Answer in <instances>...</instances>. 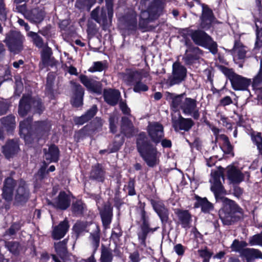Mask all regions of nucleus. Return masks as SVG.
I'll list each match as a JSON object with an SVG mask.
<instances>
[{
  "mask_svg": "<svg viewBox=\"0 0 262 262\" xmlns=\"http://www.w3.org/2000/svg\"><path fill=\"white\" fill-rule=\"evenodd\" d=\"M174 213L178 217V223L182 228L186 230L190 228L192 216L188 210L176 209Z\"/></svg>",
  "mask_w": 262,
  "mask_h": 262,
  "instance_id": "20",
  "label": "nucleus"
},
{
  "mask_svg": "<svg viewBox=\"0 0 262 262\" xmlns=\"http://www.w3.org/2000/svg\"><path fill=\"white\" fill-rule=\"evenodd\" d=\"M105 101L108 104L114 106L116 105L121 97L120 93L116 90H105L103 92Z\"/></svg>",
  "mask_w": 262,
  "mask_h": 262,
  "instance_id": "29",
  "label": "nucleus"
},
{
  "mask_svg": "<svg viewBox=\"0 0 262 262\" xmlns=\"http://www.w3.org/2000/svg\"><path fill=\"white\" fill-rule=\"evenodd\" d=\"M190 36L196 45L209 50L213 54H216L218 51L217 45L212 38L206 32L200 30H192Z\"/></svg>",
  "mask_w": 262,
  "mask_h": 262,
  "instance_id": "6",
  "label": "nucleus"
},
{
  "mask_svg": "<svg viewBox=\"0 0 262 262\" xmlns=\"http://www.w3.org/2000/svg\"><path fill=\"white\" fill-rule=\"evenodd\" d=\"M196 202L194 203L195 208L201 207L202 211L205 213H207L212 210L213 206L212 204L210 203L206 198H202L198 195L195 196Z\"/></svg>",
  "mask_w": 262,
  "mask_h": 262,
  "instance_id": "35",
  "label": "nucleus"
},
{
  "mask_svg": "<svg viewBox=\"0 0 262 262\" xmlns=\"http://www.w3.org/2000/svg\"><path fill=\"white\" fill-rule=\"evenodd\" d=\"M102 225L105 229L110 228L113 217V207L110 202L106 203L100 211Z\"/></svg>",
  "mask_w": 262,
  "mask_h": 262,
  "instance_id": "23",
  "label": "nucleus"
},
{
  "mask_svg": "<svg viewBox=\"0 0 262 262\" xmlns=\"http://www.w3.org/2000/svg\"><path fill=\"white\" fill-rule=\"evenodd\" d=\"M151 204L161 219L162 223L165 225L169 220V211L165 206L164 203L161 201L150 200Z\"/></svg>",
  "mask_w": 262,
  "mask_h": 262,
  "instance_id": "17",
  "label": "nucleus"
},
{
  "mask_svg": "<svg viewBox=\"0 0 262 262\" xmlns=\"http://www.w3.org/2000/svg\"><path fill=\"white\" fill-rule=\"evenodd\" d=\"M211 179L210 182L212 184L211 190L213 192L214 195L217 198L219 195L224 192V189L222 184L221 179L224 181V168L219 167L216 170H212L211 173Z\"/></svg>",
  "mask_w": 262,
  "mask_h": 262,
  "instance_id": "10",
  "label": "nucleus"
},
{
  "mask_svg": "<svg viewBox=\"0 0 262 262\" xmlns=\"http://www.w3.org/2000/svg\"><path fill=\"white\" fill-rule=\"evenodd\" d=\"M95 3L96 0H76L75 6L81 11H89Z\"/></svg>",
  "mask_w": 262,
  "mask_h": 262,
  "instance_id": "39",
  "label": "nucleus"
},
{
  "mask_svg": "<svg viewBox=\"0 0 262 262\" xmlns=\"http://www.w3.org/2000/svg\"><path fill=\"white\" fill-rule=\"evenodd\" d=\"M98 111L97 107L96 105H94L88 110L84 114L80 117H76L74 118V122L75 124L78 125H82L84 123L88 122L96 114Z\"/></svg>",
  "mask_w": 262,
  "mask_h": 262,
  "instance_id": "31",
  "label": "nucleus"
},
{
  "mask_svg": "<svg viewBox=\"0 0 262 262\" xmlns=\"http://www.w3.org/2000/svg\"><path fill=\"white\" fill-rule=\"evenodd\" d=\"M120 108L123 114L126 115H129L130 114V108L127 106L126 104L123 102L121 101L120 102Z\"/></svg>",
  "mask_w": 262,
  "mask_h": 262,
  "instance_id": "61",
  "label": "nucleus"
},
{
  "mask_svg": "<svg viewBox=\"0 0 262 262\" xmlns=\"http://www.w3.org/2000/svg\"><path fill=\"white\" fill-rule=\"evenodd\" d=\"M27 35L32 38L33 43L37 47L39 48H41L43 47V39L40 36L38 35L37 33L32 31H30L28 33Z\"/></svg>",
  "mask_w": 262,
  "mask_h": 262,
  "instance_id": "45",
  "label": "nucleus"
},
{
  "mask_svg": "<svg viewBox=\"0 0 262 262\" xmlns=\"http://www.w3.org/2000/svg\"><path fill=\"white\" fill-rule=\"evenodd\" d=\"M5 247L14 254H17L20 250L19 245L16 242H7L5 243Z\"/></svg>",
  "mask_w": 262,
  "mask_h": 262,
  "instance_id": "47",
  "label": "nucleus"
},
{
  "mask_svg": "<svg viewBox=\"0 0 262 262\" xmlns=\"http://www.w3.org/2000/svg\"><path fill=\"white\" fill-rule=\"evenodd\" d=\"M1 122L7 131L12 130L15 126V117L9 115L1 119Z\"/></svg>",
  "mask_w": 262,
  "mask_h": 262,
  "instance_id": "41",
  "label": "nucleus"
},
{
  "mask_svg": "<svg viewBox=\"0 0 262 262\" xmlns=\"http://www.w3.org/2000/svg\"><path fill=\"white\" fill-rule=\"evenodd\" d=\"M137 149L141 157L149 167H154L158 161V152L144 132L140 133L136 141Z\"/></svg>",
  "mask_w": 262,
  "mask_h": 262,
  "instance_id": "4",
  "label": "nucleus"
},
{
  "mask_svg": "<svg viewBox=\"0 0 262 262\" xmlns=\"http://www.w3.org/2000/svg\"><path fill=\"white\" fill-rule=\"evenodd\" d=\"M31 104L36 108V112L41 114L44 107L42 105L40 100H33L29 96H23L20 99L19 104L18 114L20 116L24 117L27 115L30 110Z\"/></svg>",
  "mask_w": 262,
  "mask_h": 262,
  "instance_id": "9",
  "label": "nucleus"
},
{
  "mask_svg": "<svg viewBox=\"0 0 262 262\" xmlns=\"http://www.w3.org/2000/svg\"><path fill=\"white\" fill-rule=\"evenodd\" d=\"M187 69L179 62L172 64V75L167 79L170 86L178 84L184 81L186 77Z\"/></svg>",
  "mask_w": 262,
  "mask_h": 262,
  "instance_id": "11",
  "label": "nucleus"
},
{
  "mask_svg": "<svg viewBox=\"0 0 262 262\" xmlns=\"http://www.w3.org/2000/svg\"><path fill=\"white\" fill-rule=\"evenodd\" d=\"M174 251L179 256L184 255L186 248L181 244H176L173 247Z\"/></svg>",
  "mask_w": 262,
  "mask_h": 262,
  "instance_id": "56",
  "label": "nucleus"
},
{
  "mask_svg": "<svg viewBox=\"0 0 262 262\" xmlns=\"http://www.w3.org/2000/svg\"><path fill=\"white\" fill-rule=\"evenodd\" d=\"M85 205L80 200L76 201L72 206V212L76 215L82 214Z\"/></svg>",
  "mask_w": 262,
  "mask_h": 262,
  "instance_id": "44",
  "label": "nucleus"
},
{
  "mask_svg": "<svg viewBox=\"0 0 262 262\" xmlns=\"http://www.w3.org/2000/svg\"><path fill=\"white\" fill-rule=\"evenodd\" d=\"M250 243L251 245H260L262 246V231L253 235L250 239Z\"/></svg>",
  "mask_w": 262,
  "mask_h": 262,
  "instance_id": "51",
  "label": "nucleus"
},
{
  "mask_svg": "<svg viewBox=\"0 0 262 262\" xmlns=\"http://www.w3.org/2000/svg\"><path fill=\"white\" fill-rule=\"evenodd\" d=\"M113 254L111 249L103 247L101 249L100 262H112Z\"/></svg>",
  "mask_w": 262,
  "mask_h": 262,
  "instance_id": "43",
  "label": "nucleus"
},
{
  "mask_svg": "<svg viewBox=\"0 0 262 262\" xmlns=\"http://www.w3.org/2000/svg\"><path fill=\"white\" fill-rule=\"evenodd\" d=\"M45 14V12L42 9L37 8L27 11L25 14V16L31 21L38 23L43 19Z\"/></svg>",
  "mask_w": 262,
  "mask_h": 262,
  "instance_id": "30",
  "label": "nucleus"
},
{
  "mask_svg": "<svg viewBox=\"0 0 262 262\" xmlns=\"http://www.w3.org/2000/svg\"><path fill=\"white\" fill-rule=\"evenodd\" d=\"M103 124L102 120L99 117H96L92 122L93 129H96L102 126Z\"/></svg>",
  "mask_w": 262,
  "mask_h": 262,
  "instance_id": "58",
  "label": "nucleus"
},
{
  "mask_svg": "<svg viewBox=\"0 0 262 262\" xmlns=\"http://www.w3.org/2000/svg\"><path fill=\"white\" fill-rule=\"evenodd\" d=\"M133 91L136 93H141L148 91V86L142 82L141 80L136 82L134 85Z\"/></svg>",
  "mask_w": 262,
  "mask_h": 262,
  "instance_id": "49",
  "label": "nucleus"
},
{
  "mask_svg": "<svg viewBox=\"0 0 262 262\" xmlns=\"http://www.w3.org/2000/svg\"><path fill=\"white\" fill-rule=\"evenodd\" d=\"M223 207L219 211L220 218L225 225L237 222L243 214V210L235 202L227 198H221Z\"/></svg>",
  "mask_w": 262,
  "mask_h": 262,
  "instance_id": "5",
  "label": "nucleus"
},
{
  "mask_svg": "<svg viewBox=\"0 0 262 262\" xmlns=\"http://www.w3.org/2000/svg\"><path fill=\"white\" fill-rule=\"evenodd\" d=\"M147 132L151 140L156 144L160 143L164 137L163 126L158 122H149Z\"/></svg>",
  "mask_w": 262,
  "mask_h": 262,
  "instance_id": "14",
  "label": "nucleus"
},
{
  "mask_svg": "<svg viewBox=\"0 0 262 262\" xmlns=\"http://www.w3.org/2000/svg\"><path fill=\"white\" fill-rule=\"evenodd\" d=\"M95 230L93 233H90L89 239L91 241V245L93 247V252L94 253L97 250L100 244V229L97 225H95Z\"/></svg>",
  "mask_w": 262,
  "mask_h": 262,
  "instance_id": "38",
  "label": "nucleus"
},
{
  "mask_svg": "<svg viewBox=\"0 0 262 262\" xmlns=\"http://www.w3.org/2000/svg\"><path fill=\"white\" fill-rule=\"evenodd\" d=\"M35 126V133L37 134L43 135L50 130L51 124L47 121H40L36 122Z\"/></svg>",
  "mask_w": 262,
  "mask_h": 262,
  "instance_id": "40",
  "label": "nucleus"
},
{
  "mask_svg": "<svg viewBox=\"0 0 262 262\" xmlns=\"http://www.w3.org/2000/svg\"><path fill=\"white\" fill-rule=\"evenodd\" d=\"M14 195V203L17 205L25 204L30 199L31 193L27 183L20 179L16 181L11 178H7L4 181L3 189V198L8 202L12 200Z\"/></svg>",
  "mask_w": 262,
  "mask_h": 262,
  "instance_id": "1",
  "label": "nucleus"
},
{
  "mask_svg": "<svg viewBox=\"0 0 262 262\" xmlns=\"http://www.w3.org/2000/svg\"><path fill=\"white\" fill-rule=\"evenodd\" d=\"M195 4L202 6V14L200 24L201 28L205 30L209 29L214 18L212 10L204 4H201L200 0H193L192 2L188 3L190 7L194 6Z\"/></svg>",
  "mask_w": 262,
  "mask_h": 262,
  "instance_id": "12",
  "label": "nucleus"
},
{
  "mask_svg": "<svg viewBox=\"0 0 262 262\" xmlns=\"http://www.w3.org/2000/svg\"><path fill=\"white\" fill-rule=\"evenodd\" d=\"M52 55L51 48L46 47L43 49L41 53V61L39 63V67L41 69L49 66L52 67L56 65L57 62Z\"/></svg>",
  "mask_w": 262,
  "mask_h": 262,
  "instance_id": "21",
  "label": "nucleus"
},
{
  "mask_svg": "<svg viewBox=\"0 0 262 262\" xmlns=\"http://www.w3.org/2000/svg\"><path fill=\"white\" fill-rule=\"evenodd\" d=\"M122 235V232L120 228H114L112 231L111 238L115 243L117 244L119 241V238Z\"/></svg>",
  "mask_w": 262,
  "mask_h": 262,
  "instance_id": "50",
  "label": "nucleus"
},
{
  "mask_svg": "<svg viewBox=\"0 0 262 262\" xmlns=\"http://www.w3.org/2000/svg\"><path fill=\"white\" fill-rule=\"evenodd\" d=\"M21 226L19 223H13L8 230L6 231V233L9 235H14L20 229Z\"/></svg>",
  "mask_w": 262,
  "mask_h": 262,
  "instance_id": "53",
  "label": "nucleus"
},
{
  "mask_svg": "<svg viewBox=\"0 0 262 262\" xmlns=\"http://www.w3.org/2000/svg\"><path fill=\"white\" fill-rule=\"evenodd\" d=\"M172 123L176 131L182 130L185 132L189 130L194 124L191 118H185L181 115H179L178 118H172Z\"/></svg>",
  "mask_w": 262,
  "mask_h": 262,
  "instance_id": "18",
  "label": "nucleus"
},
{
  "mask_svg": "<svg viewBox=\"0 0 262 262\" xmlns=\"http://www.w3.org/2000/svg\"><path fill=\"white\" fill-rule=\"evenodd\" d=\"M69 228L68 222L67 220L61 222L54 228L52 232L53 238L57 240L62 238L66 234Z\"/></svg>",
  "mask_w": 262,
  "mask_h": 262,
  "instance_id": "33",
  "label": "nucleus"
},
{
  "mask_svg": "<svg viewBox=\"0 0 262 262\" xmlns=\"http://www.w3.org/2000/svg\"><path fill=\"white\" fill-rule=\"evenodd\" d=\"M184 94L175 95L169 94V98L171 100V106L175 111L179 109L185 115L190 116L194 119L198 120L200 117L199 107L197 106V101L195 99L184 97Z\"/></svg>",
  "mask_w": 262,
  "mask_h": 262,
  "instance_id": "3",
  "label": "nucleus"
},
{
  "mask_svg": "<svg viewBox=\"0 0 262 262\" xmlns=\"http://www.w3.org/2000/svg\"><path fill=\"white\" fill-rule=\"evenodd\" d=\"M129 258L132 262H139L140 260V255L138 252L135 251L130 254Z\"/></svg>",
  "mask_w": 262,
  "mask_h": 262,
  "instance_id": "63",
  "label": "nucleus"
},
{
  "mask_svg": "<svg viewBox=\"0 0 262 262\" xmlns=\"http://www.w3.org/2000/svg\"><path fill=\"white\" fill-rule=\"evenodd\" d=\"M114 0H105L106 7L107 9V14H108V17L110 20L112 19L114 14Z\"/></svg>",
  "mask_w": 262,
  "mask_h": 262,
  "instance_id": "52",
  "label": "nucleus"
},
{
  "mask_svg": "<svg viewBox=\"0 0 262 262\" xmlns=\"http://www.w3.org/2000/svg\"><path fill=\"white\" fill-rule=\"evenodd\" d=\"M141 219L142 224L141 225V231L138 233V239L140 241L141 245L145 247L146 246V239L147 234L150 232H155L157 228H150L148 223V217L146 214V212L144 209H142Z\"/></svg>",
  "mask_w": 262,
  "mask_h": 262,
  "instance_id": "15",
  "label": "nucleus"
},
{
  "mask_svg": "<svg viewBox=\"0 0 262 262\" xmlns=\"http://www.w3.org/2000/svg\"><path fill=\"white\" fill-rule=\"evenodd\" d=\"M149 0H140L139 8L141 9L139 27L142 29H146L148 24L157 19L162 13L166 3L165 0H154L147 10H143Z\"/></svg>",
  "mask_w": 262,
  "mask_h": 262,
  "instance_id": "2",
  "label": "nucleus"
},
{
  "mask_svg": "<svg viewBox=\"0 0 262 262\" xmlns=\"http://www.w3.org/2000/svg\"><path fill=\"white\" fill-rule=\"evenodd\" d=\"M221 71L230 80L232 88L235 91L246 90L251 83L250 79L236 74L232 69L222 67Z\"/></svg>",
  "mask_w": 262,
  "mask_h": 262,
  "instance_id": "7",
  "label": "nucleus"
},
{
  "mask_svg": "<svg viewBox=\"0 0 262 262\" xmlns=\"http://www.w3.org/2000/svg\"><path fill=\"white\" fill-rule=\"evenodd\" d=\"M262 84V58L260 60L259 69L257 74L253 78L252 86L254 88Z\"/></svg>",
  "mask_w": 262,
  "mask_h": 262,
  "instance_id": "48",
  "label": "nucleus"
},
{
  "mask_svg": "<svg viewBox=\"0 0 262 262\" xmlns=\"http://www.w3.org/2000/svg\"><path fill=\"white\" fill-rule=\"evenodd\" d=\"M32 121V118H28L26 119L21 121L19 123V133L21 137L24 138L25 142L27 144L32 142L33 139L31 137V125Z\"/></svg>",
  "mask_w": 262,
  "mask_h": 262,
  "instance_id": "19",
  "label": "nucleus"
},
{
  "mask_svg": "<svg viewBox=\"0 0 262 262\" xmlns=\"http://www.w3.org/2000/svg\"><path fill=\"white\" fill-rule=\"evenodd\" d=\"M91 17L97 23L103 26H105L107 24V20H110L108 15H106V10L103 7L100 9L99 7H96L91 12Z\"/></svg>",
  "mask_w": 262,
  "mask_h": 262,
  "instance_id": "25",
  "label": "nucleus"
},
{
  "mask_svg": "<svg viewBox=\"0 0 262 262\" xmlns=\"http://www.w3.org/2000/svg\"><path fill=\"white\" fill-rule=\"evenodd\" d=\"M149 76V72L145 69L127 70L124 74L123 79L128 85H134L136 82Z\"/></svg>",
  "mask_w": 262,
  "mask_h": 262,
  "instance_id": "13",
  "label": "nucleus"
},
{
  "mask_svg": "<svg viewBox=\"0 0 262 262\" xmlns=\"http://www.w3.org/2000/svg\"><path fill=\"white\" fill-rule=\"evenodd\" d=\"M247 48L240 41H236L233 49V54L239 59H244L246 57Z\"/></svg>",
  "mask_w": 262,
  "mask_h": 262,
  "instance_id": "36",
  "label": "nucleus"
},
{
  "mask_svg": "<svg viewBox=\"0 0 262 262\" xmlns=\"http://www.w3.org/2000/svg\"><path fill=\"white\" fill-rule=\"evenodd\" d=\"M74 96L72 101V105L75 107H79L82 104L84 90L81 85L73 83Z\"/></svg>",
  "mask_w": 262,
  "mask_h": 262,
  "instance_id": "32",
  "label": "nucleus"
},
{
  "mask_svg": "<svg viewBox=\"0 0 262 262\" xmlns=\"http://www.w3.org/2000/svg\"><path fill=\"white\" fill-rule=\"evenodd\" d=\"M227 176L230 183L233 184H239L244 180V174L234 166L227 167Z\"/></svg>",
  "mask_w": 262,
  "mask_h": 262,
  "instance_id": "24",
  "label": "nucleus"
},
{
  "mask_svg": "<svg viewBox=\"0 0 262 262\" xmlns=\"http://www.w3.org/2000/svg\"><path fill=\"white\" fill-rule=\"evenodd\" d=\"M73 229L77 234L79 235L86 231V226L83 223H77L73 227Z\"/></svg>",
  "mask_w": 262,
  "mask_h": 262,
  "instance_id": "55",
  "label": "nucleus"
},
{
  "mask_svg": "<svg viewBox=\"0 0 262 262\" xmlns=\"http://www.w3.org/2000/svg\"><path fill=\"white\" fill-rule=\"evenodd\" d=\"M52 204L57 208L66 210L70 205L71 199L64 191H61Z\"/></svg>",
  "mask_w": 262,
  "mask_h": 262,
  "instance_id": "28",
  "label": "nucleus"
},
{
  "mask_svg": "<svg viewBox=\"0 0 262 262\" xmlns=\"http://www.w3.org/2000/svg\"><path fill=\"white\" fill-rule=\"evenodd\" d=\"M127 189L129 195H134L136 194L135 190V182L133 180H130L128 182Z\"/></svg>",
  "mask_w": 262,
  "mask_h": 262,
  "instance_id": "59",
  "label": "nucleus"
},
{
  "mask_svg": "<svg viewBox=\"0 0 262 262\" xmlns=\"http://www.w3.org/2000/svg\"><path fill=\"white\" fill-rule=\"evenodd\" d=\"M198 252L201 257H203L204 259H208L209 260L212 254V253L207 249L200 250L198 251Z\"/></svg>",
  "mask_w": 262,
  "mask_h": 262,
  "instance_id": "60",
  "label": "nucleus"
},
{
  "mask_svg": "<svg viewBox=\"0 0 262 262\" xmlns=\"http://www.w3.org/2000/svg\"><path fill=\"white\" fill-rule=\"evenodd\" d=\"M8 108V104L4 101H0V116L6 113Z\"/></svg>",
  "mask_w": 262,
  "mask_h": 262,
  "instance_id": "62",
  "label": "nucleus"
},
{
  "mask_svg": "<svg viewBox=\"0 0 262 262\" xmlns=\"http://www.w3.org/2000/svg\"><path fill=\"white\" fill-rule=\"evenodd\" d=\"M67 240L66 239L61 242L55 244L54 246L56 252L62 258H63L67 253Z\"/></svg>",
  "mask_w": 262,
  "mask_h": 262,
  "instance_id": "42",
  "label": "nucleus"
},
{
  "mask_svg": "<svg viewBox=\"0 0 262 262\" xmlns=\"http://www.w3.org/2000/svg\"><path fill=\"white\" fill-rule=\"evenodd\" d=\"M221 104L223 106L229 105L232 103V100L230 96H226L221 100Z\"/></svg>",
  "mask_w": 262,
  "mask_h": 262,
  "instance_id": "64",
  "label": "nucleus"
},
{
  "mask_svg": "<svg viewBox=\"0 0 262 262\" xmlns=\"http://www.w3.org/2000/svg\"><path fill=\"white\" fill-rule=\"evenodd\" d=\"M81 82L90 91L97 93H101V88L100 83L85 75H80L79 77Z\"/></svg>",
  "mask_w": 262,
  "mask_h": 262,
  "instance_id": "26",
  "label": "nucleus"
},
{
  "mask_svg": "<svg viewBox=\"0 0 262 262\" xmlns=\"http://www.w3.org/2000/svg\"><path fill=\"white\" fill-rule=\"evenodd\" d=\"M222 138L224 141L225 146L226 148V152L228 154H230L232 150V147L230 144L228 138L225 135H223Z\"/></svg>",
  "mask_w": 262,
  "mask_h": 262,
  "instance_id": "57",
  "label": "nucleus"
},
{
  "mask_svg": "<svg viewBox=\"0 0 262 262\" xmlns=\"http://www.w3.org/2000/svg\"><path fill=\"white\" fill-rule=\"evenodd\" d=\"M186 45L188 46V48L182 59L185 64L190 65L199 58L200 56L202 54V51L197 47L188 46L187 42Z\"/></svg>",
  "mask_w": 262,
  "mask_h": 262,
  "instance_id": "16",
  "label": "nucleus"
},
{
  "mask_svg": "<svg viewBox=\"0 0 262 262\" xmlns=\"http://www.w3.org/2000/svg\"><path fill=\"white\" fill-rule=\"evenodd\" d=\"M24 40L25 37L20 32L11 31L7 35L5 41L11 52L17 53L23 50Z\"/></svg>",
  "mask_w": 262,
  "mask_h": 262,
  "instance_id": "8",
  "label": "nucleus"
},
{
  "mask_svg": "<svg viewBox=\"0 0 262 262\" xmlns=\"http://www.w3.org/2000/svg\"><path fill=\"white\" fill-rule=\"evenodd\" d=\"M45 158L49 163L56 162L59 159V151L55 145L50 146L48 149H44Z\"/></svg>",
  "mask_w": 262,
  "mask_h": 262,
  "instance_id": "34",
  "label": "nucleus"
},
{
  "mask_svg": "<svg viewBox=\"0 0 262 262\" xmlns=\"http://www.w3.org/2000/svg\"><path fill=\"white\" fill-rule=\"evenodd\" d=\"M3 152L9 159L16 155L19 151L18 141L17 139L9 140L2 147Z\"/></svg>",
  "mask_w": 262,
  "mask_h": 262,
  "instance_id": "22",
  "label": "nucleus"
},
{
  "mask_svg": "<svg viewBox=\"0 0 262 262\" xmlns=\"http://www.w3.org/2000/svg\"><path fill=\"white\" fill-rule=\"evenodd\" d=\"M252 140L256 146L258 153L262 156V136L260 133H257L255 135H252Z\"/></svg>",
  "mask_w": 262,
  "mask_h": 262,
  "instance_id": "46",
  "label": "nucleus"
},
{
  "mask_svg": "<svg viewBox=\"0 0 262 262\" xmlns=\"http://www.w3.org/2000/svg\"><path fill=\"white\" fill-rule=\"evenodd\" d=\"M105 68V64L101 61H97L94 62L93 67L91 68L89 70L91 72L94 71H102Z\"/></svg>",
  "mask_w": 262,
  "mask_h": 262,
  "instance_id": "54",
  "label": "nucleus"
},
{
  "mask_svg": "<svg viewBox=\"0 0 262 262\" xmlns=\"http://www.w3.org/2000/svg\"><path fill=\"white\" fill-rule=\"evenodd\" d=\"M105 172L102 166L97 164L92 167L90 178L98 182H102L104 180Z\"/></svg>",
  "mask_w": 262,
  "mask_h": 262,
  "instance_id": "37",
  "label": "nucleus"
},
{
  "mask_svg": "<svg viewBox=\"0 0 262 262\" xmlns=\"http://www.w3.org/2000/svg\"><path fill=\"white\" fill-rule=\"evenodd\" d=\"M121 132L127 138H130L134 136L138 130L127 117H123L121 119Z\"/></svg>",
  "mask_w": 262,
  "mask_h": 262,
  "instance_id": "27",
  "label": "nucleus"
}]
</instances>
